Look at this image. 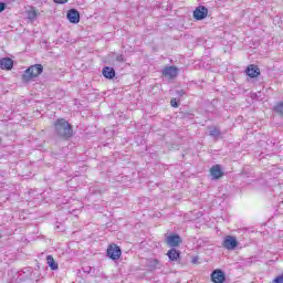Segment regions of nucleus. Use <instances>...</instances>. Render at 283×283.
<instances>
[{
  "label": "nucleus",
  "instance_id": "nucleus-22",
  "mask_svg": "<svg viewBox=\"0 0 283 283\" xmlns=\"http://www.w3.org/2000/svg\"><path fill=\"white\" fill-rule=\"evenodd\" d=\"M176 94L180 98V97L185 96V90H178V91H176Z\"/></svg>",
  "mask_w": 283,
  "mask_h": 283
},
{
  "label": "nucleus",
  "instance_id": "nucleus-18",
  "mask_svg": "<svg viewBox=\"0 0 283 283\" xmlns=\"http://www.w3.org/2000/svg\"><path fill=\"white\" fill-rule=\"evenodd\" d=\"M209 134L210 136H212L213 138H218V136H220V129L217 127H210L209 128Z\"/></svg>",
  "mask_w": 283,
  "mask_h": 283
},
{
  "label": "nucleus",
  "instance_id": "nucleus-9",
  "mask_svg": "<svg viewBox=\"0 0 283 283\" xmlns=\"http://www.w3.org/2000/svg\"><path fill=\"white\" fill-rule=\"evenodd\" d=\"M245 74L250 78H258V76H260V67L258 65L250 64L245 70Z\"/></svg>",
  "mask_w": 283,
  "mask_h": 283
},
{
  "label": "nucleus",
  "instance_id": "nucleus-12",
  "mask_svg": "<svg viewBox=\"0 0 283 283\" xmlns=\"http://www.w3.org/2000/svg\"><path fill=\"white\" fill-rule=\"evenodd\" d=\"M14 66V61L10 57L0 59V67L1 70H11Z\"/></svg>",
  "mask_w": 283,
  "mask_h": 283
},
{
  "label": "nucleus",
  "instance_id": "nucleus-8",
  "mask_svg": "<svg viewBox=\"0 0 283 283\" xmlns=\"http://www.w3.org/2000/svg\"><path fill=\"white\" fill-rule=\"evenodd\" d=\"M168 247H180L182 244V239L178 234H171L166 238Z\"/></svg>",
  "mask_w": 283,
  "mask_h": 283
},
{
  "label": "nucleus",
  "instance_id": "nucleus-26",
  "mask_svg": "<svg viewBox=\"0 0 283 283\" xmlns=\"http://www.w3.org/2000/svg\"><path fill=\"white\" fill-rule=\"evenodd\" d=\"M1 143H3V139L0 137V145H1Z\"/></svg>",
  "mask_w": 283,
  "mask_h": 283
},
{
  "label": "nucleus",
  "instance_id": "nucleus-20",
  "mask_svg": "<svg viewBox=\"0 0 283 283\" xmlns=\"http://www.w3.org/2000/svg\"><path fill=\"white\" fill-rule=\"evenodd\" d=\"M170 105H171V107H180V104L178 103L177 98H171L170 99Z\"/></svg>",
  "mask_w": 283,
  "mask_h": 283
},
{
  "label": "nucleus",
  "instance_id": "nucleus-24",
  "mask_svg": "<svg viewBox=\"0 0 283 283\" xmlns=\"http://www.w3.org/2000/svg\"><path fill=\"white\" fill-rule=\"evenodd\" d=\"M3 10H6V3L0 2V12H3Z\"/></svg>",
  "mask_w": 283,
  "mask_h": 283
},
{
  "label": "nucleus",
  "instance_id": "nucleus-27",
  "mask_svg": "<svg viewBox=\"0 0 283 283\" xmlns=\"http://www.w3.org/2000/svg\"><path fill=\"white\" fill-rule=\"evenodd\" d=\"M0 238H1V234H0Z\"/></svg>",
  "mask_w": 283,
  "mask_h": 283
},
{
  "label": "nucleus",
  "instance_id": "nucleus-23",
  "mask_svg": "<svg viewBox=\"0 0 283 283\" xmlns=\"http://www.w3.org/2000/svg\"><path fill=\"white\" fill-rule=\"evenodd\" d=\"M273 283H283V276H277L276 279L273 280Z\"/></svg>",
  "mask_w": 283,
  "mask_h": 283
},
{
  "label": "nucleus",
  "instance_id": "nucleus-21",
  "mask_svg": "<svg viewBox=\"0 0 283 283\" xmlns=\"http://www.w3.org/2000/svg\"><path fill=\"white\" fill-rule=\"evenodd\" d=\"M116 61H118V63H125V57L123 55H117Z\"/></svg>",
  "mask_w": 283,
  "mask_h": 283
},
{
  "label": "nucleus",
  "instance_id": "nucleus-7",
  "mask_svg": "<svg viewBox=\"0 0 283 283\" xmlns=\"http://www.w3.org/2000/svg\"><path fill=\"white\" fill-rule=\"evenodd\" d=\"M163 76H165L166 78H176V76H178V67L166 66L163 70Z\"/></svg>",
  "mask_w": 283,
  "mask_h": 283
},
{
  "label": "nucleus",
  "instance_id": "nucleus-14",
  "mask_svg": "<svg viewBox=\"0 0 283 283\" xmlns=\"http://www.w3.org/2000/svg\"><path fill=\"white\" fill-rule=\"evenodd\" d=\"M167 255L171 262H178L180 259V251L176 250V248H171L168 252Z\"/></svg>",
  "mask_w": 283,
  "mask_h": 283
},
{
  "label": "nucleus",
  "instance_id": "nucleus-13",
  "mask_svg": "<svg viewBox=\"0 0 283 283\" xmlns=\"http://www.w3.org/2000/svg\"><path fill=\"white\" fill-rule=\"evenodd\" d=\"M102 74L105 78H114L116 76V71L114 70V67H111V66H105L103 70H102Z\"/></svg>",
  "mask_w": 283,
  "mask_h": 283
},
{
  "label": "nucleus",
  "instance_id": "nucleus-19",
  "mask_svg": "<svg viewBox=\"0 0 283 283\" xmlns=\"http://www.w3.org/2000/svg\"><path fill=\"white\" fill-rule=\"evenodd\" d=\"M38 15L39 14L36 13V10H34V9H30L28 11V19H29V21H34V19H36Z\"/></svg>",
  "mask_w": 283,
  "mask_h": 283
},
{
  "label": "nucleus",
  "instance_id": "nucleus-10",
  "mask_svg": "<svg viewBox=\"0 0 283 283\" xmlns=\"http://www.w3.org/2000/svg\"><path fill=\"white\" fill-rule=\"evenodd\" d=\"M227 277L224 276V272L222 270H214L211 274V280L213 283H224V280Z\"/></svg>",
  "mask_w": 283,
  "mask_h": 283
},
{
  "label": "nucleus",
  "instance_id": "nucleus-6",
  "mask_svg": "<svg viewBox=\"0 0 283 283\" xmlns=\"http://www.w3.org/2000/svg\"><path fill=\"white\" fill-rule=\"evenodd\" d=\"M70 23H80L81 22V13L76 9H70L66 14Z\"/></svg>",
  "mask_w": 283,
  "mask_h": 283
},
{
  "label": "nucleus",
  "instance_id": "nucleus-15",
  "mask_svg": "<svg viewBox=\"0 0 283 283\" xmlns=\"http://www.w3.org/2000/svg\"><path fill=\"white\" fill-rule=\"evenodd\" d=\"M46 263L51 268V271H59V263L54 260V256L48 255Z\"/></svg>",
  "mask_w": 283,
  "mask_h": 283
},
{
  "label": "nucleus",
  "instance_id": "nucleus-17",
  "mask_svg": "<svg viewBox=\"0 0 283 283\" xmlns=\"http://www.w3.org/2000/svg\"><path fill=\"white\" fill-rule=\"evenodd\" d=\"M274 112H275V114H279V116H283V102H279L274 106Z\"/></svg>",
  "mask_w": 283,
  "mask_h": 283
},
{
  "label": "nucleus",
  "instance_id": "nucleus-25",
  "mask_svg": "<svg viewBox=\"0 0 283 283\" xmlns=\"http://www.w3.org/2000/svg\"><path fill=\"white\" fill-rule=\"evenodd\" d=\"M54 3H67V0H53Z\"/></svg>",
  "mask_w": 283,
  "mask_h": 283
},
{
  "label": "nucleus",
  "instance_id": "nucleus-3",
  "mask_svg": "<svg viewBox=\"0 0 283 283\" xmlns=\"http://www.w3.org/2000/svg\"><path fill=\"white\" fill-rule=\"evenodd\" d=\"M222 247L228 251H234V249H238V239L233 235H227L222 242Z\"/></svg>",
  "mask_w": 283,
  "mask_h": 283
},
{
  "label": "nucleus",
  "instance_id": "nucleus-11",
  "mask_svg": "<svg viewBox=\"0 0 283 283\" xmlns=\"http://www.w3.org/2000/svg\"><path fill=\"white\" fill-rule=\"evenodd\" d=\"M210 174L214 180H218L224 176V172L222 171V167L220 165H214L210 168Z\"/></svg>",
  "mask_w": 283,
  "mask_h": 283
},
{
  "label": "nucleus",
  "instance_id": "nucleus-16",
  "mask_svg": "<svg viewBox=\"0 0 283 283\" xmlns=\"http://www.w3.org/2000/svg\"><path fill=\"white\" fill-rule=\"evenodd\" d=\"M159 264H160V262L156 259H150L147 261L148 269H158Z\"/></svg>",
  "mask_w": 283,
  "mask_h": 283
},
{
  "label": "nucleus",
  "instance_id": "nucleus-2",
  "mask_svg": "<svg viewBox=\"0 0 283 283\" xmlns=\"http://www.w3.org/2000/svg\"><path fill=\"white\" fill-rule=\"evenodd\" d=\"M43 74V65L35 64L31 65L29 69H27L22 75L23 83H30L33 78H36L38 76H41Z\"/></svg>",
  "mask_w": 283,
  "mask_h": 283
},
{
  "label": "nucleus",
  "instance_id": "nucleus-4",
  "mask_svg": "<svg viewBox=\"0 0 283 283\" xmlns=\"http://www.w3.org/2000/svg\"><path fill=\"white\" fill-rule=\"evenodd\" d=\"M107 255L111 258V260H119L120 255H123V251L116 244H111L107 248Z\"/></svg>",
  "mask_w": 283,
  "mask_h": 283
},
{
  "label": "nucleus",
  "instance_id": "nucleus-1",
  "mask_svg": "<svg viewBox=\"0 0 283 283\" xmlns=\"http://www.w3.org/2000/svg\"><path fill=\"white\" fill-rule=\"evenodd\" d=\"M54 129L56 136L64 139L72 138V134H74L72 124H70L65 118L56 119L54 123Z\"/></svg>",
  "mask_w": 283,
  "mask_h": 283
},
{
  "label": "nucleus",
  "instance_id": "nucleus-5",
  "mask_svg": "<svg viewBox=\"0 0 283 283\" xmlns=\"http://www.w3.org/2000/svg\"><path fill=\"white\" fill-rule=\"evenodd\" d=\"M207 14H209V9H207V7L205 6H199L193 11V18L197 21H202V19H207Z\"/></svg>",
  "mask_w": 283,
  "mask_h": 283
}]
</instances>
